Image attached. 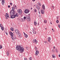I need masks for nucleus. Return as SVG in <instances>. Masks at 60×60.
<instances>
[{
	"label": "nucleus",
	"instance_id": "1",
	"mask_svg": "<svg viewBox=\"0 0 60 60\" xmlns=\"http://www.w3.org/2000/svg\"><path fill=\"white\" fill-rule=\"evenodd\" d=\"M16 49L17 50H19L21 53L24 52V48L23 47H21L20 45L17 46L16 47Z\"/></svg>",
	"mask_w": 60,
	"mask_h": 60
},
{
	"label": "nucleus",
	"instance_id": "2",
	"mask_svg": "<svg viewBox=\"0 0 60 60\" xmlns=\"http://www.w3.org/2000/svg\"><path fill=\"white\" fill-rule=\"evenodd\" d=\"M9 34L11 36V38L12 39V40L13 41H14V40H16V35L15 34L14 35H13V34L12 32H9Z\"/></svg>",
	"mask_w": 60,
	"mask_h": 60
},
{
	"label": "nucleus",
	"instance_id": "3",
	"mask_svg": "<svg viewBox=\"0 0 60 60\" xmlns=\"http://www.w3.org/2000/svg\"><path fill=\"white\" fill-rule=\"evenodd\" d=\"M16 14V13H15V14L14 13H10V16H11L10 17V18L11 19H14L15 18V17H14V15L15 14Z\"/></svg>",
	"mask_w": 60,
	"mask_h": 60
},
{
	"label": "nucleus",
	"instance_id": "4",
	"mask_svg": "<svg viewBox=\"0 0 60 60\" xmlns=\"http://www.w3.org/2000/svg\"><path fill=\"white\" fill-rule=\"evenodd\" d=\"M12 9L10 11V13H13L14 14L16 13V12L15 11V8L13 7H12Z\"/></svg>",
	"mask_w": 60,
	"mask_h": 60
},
{
	"label": "nucleus",
	"instance_id": "5",
	"mask_svg": "<svg viewBox=\"0 0 60 60\" xmlns=\"http://www.w3.org/2000/svg\"><path fill=\"white\" fill-rule=\"evenodd\" d=\"M17 12H18L20 15H21V14L22 13V10L20 9L17 10Z\"/></svg>",
	"mask_w": 60,
	"mask_h": 60
},
{
	"label": "nucleus",
	"instance_id": "6",
	"mask_svg": "<svg viewBox=\"0 0 60 60\" xmlns=\"http://www.w3.org/2000/svg\"><path fill=\"white\" fill-rule=\"evenodd\" d=\"M15 32L16 34H19V30L18 29L15 30Z\"/></svg>",
	"mask_w": 60,
	"mask_h": 60
},
{
	"label": "nucleus",
	"instance_id": "7",
	"mask_svg": "<svg viewBox=\"0 0 60 60\" xmlns=\"http://www.w3.org/2000/svg\"><path fill=\"white\" fill-rule=\"evenodd\" d=\"M33 42L34 43H35L36 44V43H37V42H38L37 41V40L35 39H33Z\"/></svg>",
	"mask_w": 60,
	"mask_h": 60
},
{
	"label": "nucleus",
	"instance_id": "8",
	"mask_svg": "<svg viewBox=\"0 0 60 60\" xmlns=\"http://www.w3.org/2000/svg\"><path fill=\"white\" fill-rule=\"evenodd\" d=\"M24 12L25 13H29V10H28L26 9L25 10Z\"/></svg>",
	"mask_w": 60,
	"mask_h": 60
},
{
	"label": "nucleus",
	"instance_id": "9",
	"mask_svg": "<svg viewBox=\"0 0 60 60\" xmlns=\"http://www.w3.org/2000/svg\"><path fill=\"white\" fill-rule=\"evenodd\" d=\"M19 16V14H18V13H16V14L14 15V18H15L16 17H18Z\"/></svg>",
	"mask_w": 60,
	"mask_h": 60
},
{
	"label": "nucleus",
	"instance_id": "10",
	"mask_svg": "<svg viewBox=\"0 0 60 60\" xmlns=\"http://www.w3.org/2000/svg\"><path fill=\"white\" fill-rule=\"evenodd\" d=\"M39 52L38 51L36 50V53L35 54V55L36 56H37V55H38V54H39Z\"/></svg>",
	"mask_w": 60,
	"mask_h": 60
},
{
	"label": "nucleus",
	"instance_id": "11",
	"mask_svg": "<svg viewBox=\"0 0 60 60\" xmlns=\"http://www.w3.org/2000/svg\"><path fill=\"white\" fill-rule=\"evenodd\" d=\"M40 11L41 13L42 14H44V10H41V9L40 10Z\"/></svg>",
	"mask_w": 60,
	"mask_h": 60
},
{
	"label": "nucleus",
	"instance_id": "12",
	"mask_svg": "<svg viewBox=\"0 0 60 60\" xmlns=\"http://www.w3.org/2000/svg\"><path fill=\"white\" fill-rule=\"evenodd\" d=\"M47 39L48 41H49V42H50V43H51V42L50 41V40H51V38H50V37H49Z\"/></svg>",
	"mask_w": 60,
	"mask_h": 60
},
{
	"label": "nucleus",
	"instance_id": "13",
	"mask_svg": "<svg viewBox=\"0 0 60 60\" xmlns=\"http://www.w3.org/2000/svg\"><path fill=\"white\" fill-rule=\"evenodd\" d=\"M23 33L24 34V35H25V38H27L28 37L27 35L26 34L25 32H23Z\"/></svg>",
	"mask_w": 60,
	"mask_h": 60
},
{
	"label": "nucleus",
	"instance_id": "14",
	"mask_svg": "<svg viewBox=\"0 0 60 60\" xmlns=\"http://www.w3.org/2000/svg\"><path fill=\"white\" fill-rule=\"evenodd\" d=\"M36 8L38 11L40 9V7L38 5L37 6Z\"/></svg>",
	"mask_w": 60,
	"mask_h": 60
},
{
	"label": "nucleus",
	"instance_id": "15",
	"mask_svg": "<svg viewBox=\"0 0 60 60\" xmlns=\"http://www.w3.org/2000/svg\"><path fill=\"white\" fill-rule=\"evenodd\" d=\"M34 25L35 26H37V22L35 21V20L34 22Z\"/></svg>",
	"mask_w": 60,
	"mask_h": 60
},
{
	"label": "nucleus",
	"instance_id": "16",
	"mask_svg": "<svg viewBox=\"0 0 60 60\" xmlns=\"http://www.w3.org/2000/svg\"><path fill=\"white\" fill-rule=\"evenodd\" d=\"M6 16H7V17L8 18H10V17H9V15H8V13H6Z\"/></svg>",
	"mask_w": 60,
	"mask_h": 60
},
{
	"label": "nucleus",
	"instance_id": "17",
	"mask_svg": "<svg viewBox=\"0 0 60 60\" xmlns=\"http://www.w3.org/2000/svg\"><path fill=\"white\" fill-rule=\"evenodd\" d=\"M2 4L3 5L4 4V0H2Z\"/></svg>",
	"mask_w": 60,
	"mask_h": 60
},
{
	"label": "nucleus",
	"instance_id": "18",
	"mask_svg": "<svg viewBox=\"0 0 60 60\" xmlns=\"http://www.w3.org/2000/svg\"><path fill=\"white\" fill-rule=\"evenodd\" d=\"M42 8L43 9L45 10V6L44 5H42Z\"/></svg>",
	"mask_w": 60,
	"mask_h": 60
},
{
	"label": "nucleus",
	"instance_id": "19",
	"mask_svg": "<svg viewBox=\"0 0 60 60\" xmlns=\"http://www.w3.org/2000/svg\"><path fill=\"white\" fill-rule=\"evenodd\" d=\"M38 5H39L40 6H41V3L40 2H38Z\"/></svg>",
	"mask_w": 60,
	"mask_h": 60
},
{
	"label": "nucleus",
	"instance_id": "20",
	"mask_svg": "<svg viewBox=\"0 0 60 60\" xmlns=\"http://www.w3.org/2000/svg\"><path fill=\"white\" fill-rule=\"evenodd\" d=\"M11 30L12 31H14V28L13 27H11Z\"/></svg>",
	"mask_w": 60,
	"mask_h": 60
},
{
	"label": "nucleus",
	"instance_id": "21",
	"mask_svg": "<svg viewBox=\"0 0 60 60\" xmlns=\"http://www.w3.org/2000/svg\"><path fill=\"white\" fill-rule=\"evenodd\" d=\"M33 32L34 34H36V31H33Z\"/></svg>",
	"mask_w": 60,
	"mask_h": 60
},
{
	"label": "nucleus",
	"instance_id": "22",
	"mask_svg": "<svg viewBox=\"0 0 60 60\" xmlns=\"http://www.w3.org/2000/svg\"><path fill=\"white\" fill-rule=\"evenodd\" d=\"M44 22L45 23H47V21L46 20H44Z\"/></svg>",
	"mask_w": 60,
	"mask_h": 60
},
{
	"label": "nucleus",
	"instance_id": "23",
	"mask_svg": "<svg viewBox=\"0 0 60 60\" xmlns=\"http://www.w3.org/2000/svg\"><path fill=\"white\" fill-rule=\"evenodd\" d=\"M1 29L2 31H4V27H1Z\"/></svg>",
	"mask_w": 60,
	"mask_h": 60
},
{
	"label": "nucleus",
	"instance_id": "24",
	"mask_svg": "<svg viewBox=\"0 0 60 60\" xmlns=\"http://www.w3.org/2000/svg\"><path fill=\"white\" fill-rule=\"evenodd\" d=\"M23 20V18H21V20L22 21V22H23V21H25V20Z\"/></svg>",
	"mask_w": 60,
	"mask_h": 60
},
{
	"label": "nucleus",
	"instance_id": "25",
	"mask_svg": "<svg viewBox=\"0 0 60 60\" xmlns=\"http://www.w3.org/2000/svg\"><path fill=\"white\" fill-rule=\"evenodd\" d=\"M33 30L34 31H36V29L35 28L33 29Z\"/></svg>",
	"mask_w": 60,
	"mask_h": 60
},
{
	"label": "nucleus",
	"instance_id": "26",
	"mask_svg": "<svg viewBox=\"0 0 60 60\" xmlns=\"http://www.w3.org/2000/svg\"><path fill=\"white\" fill-rule=\"evenodd\" d=\"M26 48L27 50H28V49H29V48H28V46H26Z\"/></svg>",
	"mask_w": 60,
	"mask_h": 60
},
{
	"label": "nucleus",
	"instance_id": "27",
	"mask_svg": "<svg viewBox=\"0 0 60 60\" xmlns=\"http://www.w3.org/2000/svg\"><path fill=\"white\" fill-rule=\"evenodd\" d=\"M3 47L2 46V45H0V49H1Z\"/></svg>",
	"mask_w": 60,
	"mask_h": 60
},
{
	"label": "nucleus",
	"instance_id": "28",
	"mask_svg": "<svg viewBox=\"0 0 60 60\" xmlns=\"http://www.w3.org/2000/svg\"><path fill=\"white\" fill-rule=\"evenodd\" d=\"M52 56L53 58H55V55H54V54H53L52 55Z\"/></svg>",
	"mask_w": 60,
	"mask_h": 60
},
{
	"label": "nucleus",
	"instance_id": "29",
	"mask_svg": "<svg viewBox=\"0 0 60 60\" xmlns=\"http://www.w3.org/2000/svg\"><path fill=\"white\" fill-rule=\"evenodd\" d=\"M29 60H32V57H30L29 58Z\"/></svg>",
	"mask_w": 60,
	"mask_h": 60
},
{
	"label": "nucleus",
	"instance_id": "30",
	"mask_svg": "<svg viewBox=\"0 0 60 60\" xmlns=\"http://www.w3.org/2000/svg\"><path fill=\"white\" fill-rule=\"evenodd\" d=\"M27 17H28L27 18V19H30V16H29H29H27Z\"/></svg>",
	"mask_w": 60,
	"mask_h": 60
},
{
	"label": "nucleus",
	"instance_id": "31",
	"mask_svg": "<svg viewBox=\"0 0 60 60\" xmlns=\"http://www.w3.org/2000/svg\"><path fill=\"white\" fill-rule=\"evenodd\" d=\"M55 51L56 53H57V52H58V50L57 49H56V50H55Z\"/></svg>",
	"mask_w": 60,
	"mask_h": 60
},
{
	"label": "nucleus",
	"instance_id": "32",
	"mask_svg": "<svg viewBox=\"0 0 60 60\" xmlns=\"http://www.w3.org/2000/svg\"><path fill=\"white\" fill-rule=\"evenodd\" d=\"M52 52H53V53H54L55 52V51H54V49H53L52 50Z\"/></svg>",
	"mask_w": 60,
	"mask_h": 60
},
{
	"label": "nucleus",
	"instance_id": "33",
	"mask_svg": "<svg viewBox=\"0 0 60 60\" xmlns=\"http://www.w3.org/2000/svg\"><path fill=\"white\" fill-rule=\"evenodd\" d=\"M35 10H34V11L35 12H37V10H36V9H34Z\"/></svg>",
	"mask_w": 60,
	"mask_h": 60
},
{
	"label": "nucleus",
	"instance_id": "34",
	"mask_svg": "<svg viewBox=\"0 0 60 60\" xmlns=\"http://www.w3.org/2000/svg\"><path fill=\"white\" fill-rule=\"evenodd\" d=\"M26 19V17L25 16H24V19Z\"/></svg>",
	"mask_w": 60,
	"mask_h": 60
},
{
	"label": "nucleus",
	"instance_id": "35",
	"mask_svg": "<svg viewBox=\"0 0 60 60\" xmlns=\"http://www.w3.org/2000/svg\"><path fill=\"white\" fill-rule=\"evenodd\" d=\"M10 4L11 6H11L12 5V3H10Z\"/></svg>",
	"mask_w": 60,
	"mask_h": 60
},
{
	"label": "nucleus",
	"instance_id": "36",
	"mask_svg": "<svg viewBox=\"0 0 60 60\" xmlns=\"http://www.w3.org/2000/svg\"><path fill=\"white\" fill-rule=\"evenodd\" d=\"M56 22L57 23H58V22H59V21H58V20H57Z\"/></svg>",
	"mask_w": 60,
	"mask_h": 60
},
{
	"label": "nucleus",
	"instance_id": "37",
	"mask_svg": "<svg viewBox=\"0 0 60 60\" xmlns=\"http://www.w3.org/2000/svg\"><path fill=\"white\" fill-rule=\"evenodd\" d=\"M15 9H16V10H17V9H18V8H17V7L16 6V7H15Z\"/></svg>",
	"mask_w": 60,
	"mask_h": 60
},
{
	"label": "nucleus",
	"instance_id": "38",
	"mask_svg": "<svg viewBox=\"0 0 60 60\" xmlns=\"http://www.w3.org/2000/svg\"><path fill=\"white\" fill-rule=\"evenodd\" d=\"M0 26L1 27H2V25L1 24H0Z\"/></svg>",
	"mask_w": 60,
	"mask_h": 60
},
{
	"label": "nucleus",
	"instance_id": "39",
	"mask_svg": "<svg viewBox=\"0 0 60 60\" xmlns=\"http://www.w3.org/2000/svg\"><path fill=\"white\" fill-rule=\"evenodd\" d=\"M13 7L15 8V7H16V5H14Z\"/></svg>",
	"mask_w": 60,
	"mask_h": 60
},
{
	"label": "nucleus",
	"instance_id": "40",
	"mask_svg": "<svg viewBox=\"0 0 60 60\" xmlns=\"http://www.w3.org/2000/svg\"><path fill=\"white\" fill-rule=\"evenodd\" d=\"M35 50H36V49H37V47H35Z\"/></svg>",
	"mask_w": 60,
	"mask_h": 60
},
{
	"label": "nucleus",
	"instance_id": "41",
	"mask_svg": "<svg viewBox=\"0 0 60 60\" xmlns=\"http://www.w3.org/2000/svg\"><path fill=\"white\" fill-rule=\"evenodd\" d=\"M24 60H27V59L26 58H24Z\"/></svg>",
	"mask_w": 60,
	"mask_h": 60
},
{
	"label": "nucleus",
	"instance_id": "42",
	"mask_svg": "<svg viewBox=\"0 0 60 60\" xmlns=\"http://www.w3.org/2000/svg\"><path fill=\"white\" fill-rule=\"evenodd\" d=\"M9 53V52H6V54H8Z\"/></svg>",
	"mask_w": 60,
	"mask_h": 60
},
{
	"label": "nucleus",
	"instance_id": "43",
	"mask_svg": "<svg viewBox=\"0 0 60 60\" xmlns=\"http://www.w3.org/2000/svg\"><path fill=\"white\" fill-rule=\"evenodd\" d=\"M5 17H6V19H8V18L7 17V16H6Z\"/></svg>",
	"mask_w": 60,
	"mask_h": 60
},
{
	"label": "nucleus",
	"instance_id": "44",
	"mask_svg": "<svg viewBox=\"0 0 60 60\" xmlns=\"http://www.w3.org/2000/svg\"><path fill=\"white\" fill-rule=\"evenodd\" d=\"M8 8H10V6L9 5H8Z\"/></svg>",
	"mask_w": 60,
	"mask_h": 60
},
{
	"label": "nucleus",
	"instance_id": "45",
	"mask_svg": "<svg viewBox=\"0 0 60 60\" xmlns=\"http://www.w3.org/2000/svg\"><path fill=\"white\" fill-rule=\"evenodd\" d=\"M45 43H47V41H45Z\"/></svg>",
	"mask_w": 60,
	"mask_h": 60
},
{
	"label": "nucleus",
	"instance_id": "46",
	"mask_svg": "<svg viewBox=\"0 0 60 60\" xmlns=\"http://www.w3.org/2000/svg\"><path fill=\"white\" fill-rule=\"evenodd\" d=\"M39 12H38V13H39V14H40V11H39Z\"/></svg>",
	"mask_w": 60,
	"mask_h": 60
},
{
	"label": "nucleus",
	"instance_id": "47",
	"mask_svg": "<svg viewBox=\"0 0 60 60\" xmlns=\"http://www.w3.org/2000/svg\"><path fill=\"white\" fill-rule=\"evenodd\" d=\"M7 56H9V53H8L7 54Z\"/></svg>",
	"mask_w": 60,
	"mask_h": 60
},
{
	"label": "nucleus",
	"instance_id": "48",
	"mask_svg": "<svg viewBox=\"0 0 60 60\" xmlns=\"http://www.w3.org/2000/svg\"><path fill=\"white\" fill-rule=\"evenodd\" d=\"M29 19V21H30V20H31V19Z\"/></svg>",
	"mask_w": 60,
	"mask_h": 60
},
{
	"label": "nucleus",
	"instance_id": "49",
	"mask_svg": "<svg viewBox=\"0 0 60 60\" xmlns=\"http://www.w3.org/2000/svg\"><path fill=\"white\" fill-rule=\"evenodd\" d=\"M6 34L7 35H8V33L7 32H6Z\"/></svg>",
	"mask_w": 60,
	"mask_h": 60
},
{
	"label": "nucleus",
	"instance_id": "50",
	"mask_svg": "<svg viewBox=\"0 0 60 60\" xmlns=\"http://www.w3.org/2000/svg\"><path fill=\"white\" fill-rule=\"evenodd\" d=\"M26 20H27V21H28V20H29L28 19H27V18H26Z\"/></svg>",
	"mask_w": 60,
	"mask_h": 60
},
{
	"label": "nucleus",
	"instance_id": "51",
	"mask_svg": "<svg viewBox=\"0 0 60 60\" xmlns=\"http://www.w3.org/2000/svg\"><path fill=\"white\" fill-rule=\"evenodd\" d=\"M33 1V2H34L35 1V0H32Z\"/></svg>",
	"mask_w": 60,
	"mask_h": 60
},
{
	"label": "nucleus",
	"instance_id": "52",
	"mask_svg": "<svg viewBox=\"0 0 60 60\" xmlns=\"http://www.w3.org/2000/svg\"><path fill=\"white\" fill-rule=\"evenodd\" d=\"M29 16H29H30V14H28Z\"/></svg>",
	"mask_w": 60,
	"mask_h": 60
},
{
	"label": "nucleus",
	"instance_id": "53",
	"mask_svg": "<svg viewBox=\"0 0 60 60\" xmlns=\"http://www.w3.org/2000/svg\"><path fill=\"white\" fill-rule=\"evenodd\" d=\"M53 48L54 49H55V47L54 46Z\"/></svg>",
	"mask_w": 60,
	"mask_h": 60
},
{
	"label": "nucleus",
	"instance_id": "54",
	"mask_svg": "<svg viewBox=\"0 0 60 60\" xmlns=\"http://www.w3.org/2000/svg\"><path fill=\"white\" fill-rule=\"evenodd\" d=\"M58 26L59 27V28H60V25H58Z\"/></svg>",
	"mask_w": 60,
	"mask_h": 60
},
{
	"label": "nucleus",
	"instance_id": "55",
	"mask_svg": "<svg viewBox=\"0 0 60 60\" xmlns=\"http://www.w3.org/2000/svg\"><path fill=\"white\" fill-rule=\"evenodd\" d=\"M38 25H39V22H38Z\"/></svg>",
	"mask_w": 60,
	"mask_h": 60
},
{
	"label": "nucleus",
	"instance_id": "56",
	"mask_svg": "<svg viewBox=\"0 0 60 60\" xmlns=\"http://www.w3.org/2000/svg\"><path fill=\"white\" fill-rule=\"evenodd\" d=\"M30 34H32V33L31 32H30Z\"/></svg>",
	"mask_w": 60,
	"mask_h": 60
},
{
	"label": "nucleus",
	"instance_id": "57",
	"mask_svg": "<svg viewBox=\"0 0 60 60\" xmlns=\"http://www.w3.org/2000/svg\"><path fill=\"white\" fill-rule=\"evenodd\" d=\"M52 7H53V8H54V6H52Z\"/></svg>",
	"mask_w": 60,
	"mask_h": 60
},
{
	"label": "nucleus",
	"instance_id": "58",
	"mask_svg": "<svg viewBox=\"0 0 60 60\" xmlns=\"http://www.w3.org/2000/svg\"><path fill=\"white\" fill-rule=\"evenodd\" d=\"M59 57H60V54H59Z\"/></svg>",
	"mask_w": 60,
	"mask_h": 60
},
{
	"label": "nucleus",
	"instance_id": "59",
	"mask_svg": "<svg viewBox=\"0 0 60 60\" xmlns=\"http://www.w3.org/2000/svg\"><path fill=\"white\" fill-rule=\"evenodd\" d=\"M31 10H32V8H31Z\"/></svg>",
	"mask_w": 60,
	"mask_h": 60
},
{
	"label": "nucleus",
	"instance_id": "60",
	"mask_svg": "<svg viewBox=\"0 0 60 60\" xmlns=\"http://www.w3.org/2000/svg\"><path fill=\"white\" fill-rule=\"evenodd\" d=\"M39 16H40V17H41V15H39Z\"/></svg>",
	"mask_w": 60,
	"mask_h": 60
},
{
	"label": "nucleus",
	"instance_id": "61",
	"mask_svg": "<svg viewBox=\"0 0 60 60\" xmlns=\"http://www.w3.org/2000/svg\"><path fill=\"white\" fill-rule=\"evenodd\" d=\"M45 29L46 30V29H47V28H45Z\"/></svg>",
	"mask_w": 60,
	"mask_h": 60
},
{
	"label": "nucleus",
	"instance_id": "62",
	"mask_svg": "<svg viewBox=\"0 0 60 60\" xmlns=\"http://www.w3.org/2000/svg\"><path fill=\"white\" fill-rule=\"evenodd\" d=\"M19 37H20V35H19Z\"/></svg>",
	"mask_w": 60,
	"mask_h": 60
},
{
	"label": "nucleus",
	"instance_id": "63",
	"mask_svg": "<svg viewBox=\"0 0 60 60\" xmlns=\"http://www.w3.org/2000/svg\"><path fill=\"white\" fill-rule=\"evenodd\" d=\"M52 30H53V29H52Z\"/></svg>",
	"mask_w": 60,
	"mask_h": 60
},
{
	"label": "nucleus",
	"instance_id": "64",
	"mask_svg": "<svg viewBox=\"0 0 60 60\" xmlns=\"http://www.w3.org/2000/svg\"><path fill=\"white\" fill-rule=\"evenodd\" d=\"M13 33H14V32H13Z\"/></svg>",
	"mask_w": 60,
	"mask_h": 60
}]
</instances>
